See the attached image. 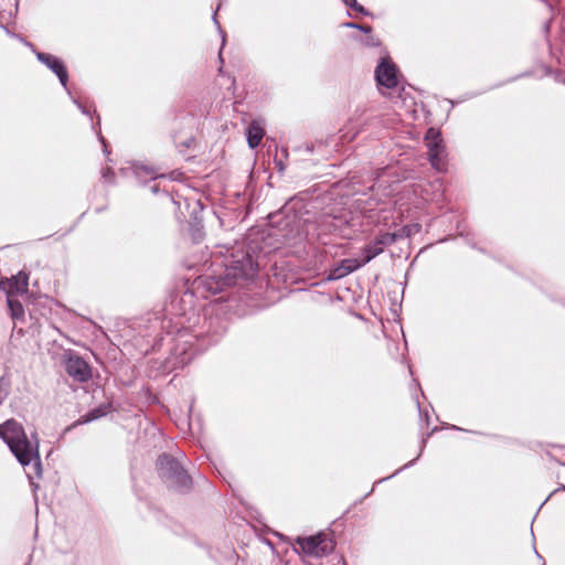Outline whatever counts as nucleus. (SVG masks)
<instances>
[{"label":"nucleus","mask_w":565,"mask_h":565,"mask_svg":"<svg viewBox=\"0 0 565 565\" xmlns=\"http://www.w3.org/2000/svg\"><path fill=\"white\" fill-rule=\"evenodd\" d=\"M0 436L21 465H29L38 456L36 447L28 440L23 427L15 420L10 419L0 425Z\"/></svg>","instance_id":"1"},{"label":"nucleus","mask_w":565,"mask_h":565,"mask_svg":"<svg viewBox=\"0 0 565 565\" xmlns=\"http://www.w3.org/2000/svg\"><path fill=\"white\" fill-rule=\"evenodd\" d=\"M157 465L160 478L169 489L178 492H185L191 489V477L174 458L163 454L158 458Z\"/></svg>","instance_id":"2"},{"label":"nucleus","mask_w":565,"mask_h":565,"mask_svg":"<svg viewBox=\"0 0 565 565\" xmlns=\"http://www.w3.org/2000/svg\"><path fill=\"white\" fill-rule=\"evenodd\" d=\"M296 543L303 553L316 557L326 556L334 550L333 540L323 532L312 536L297 537Z\"/></svg>","instance_id":"3"},{"label":"nucleus","mask_w":565,"mask_h":565,"mask_svg":"<svg viewBox=\"0 0 565 565\" xmlns=\"http://www.w3.org/2000/svg\"><path fill=\"white\" fill-rule=\"evenodd\" d=\"M428 148V157L433 167L439 171L445 169V146L440 138V134L435 128H429L425 136Z\"/></svg>","instance_id":"4"},{"label":"nucleus","mask_w":565,"mask_h":565,"mask_svg":"<svg viewBox=\"0 0 565 565\" xmlns=\"http://www.w3.org/2000/svg\"><path fill=\"white\" fill-rule=\"evenodd\" d=\"M66 373L77 382H87L92 377L88 363L77 355H70L65 362Z\"/></svg>","instance_id":"5"},{"label":"nucleus","mask_w":565,"mask_h":565,"mask_svg":"<svg viewBox=\"0 0 565 565\" xmlns=\"http://www.w3.org/2000/svg\"><path fill=\"white\" fill-rule=\"evenodd\" d=\"M375 76L379 85L386 88H394L397 85L396 67L385 60L377 66Z\"/></svg>","instance_id":"6"},{"label":"nucleus","mask_w":565,"mask_h":565,"mask_svg":"<svg viewBox=\"0 0 565 565\" xmlns=\"http://www.w3.org/2000/svg\"><path fill=\"white\" fill-rule=\"evenodd\" d=\"M1 284L7 290L8 296L22 295L28 291L29 276L25 273L20 271Z\"/></svg>","instance_id":"7"},{"label":"nucleus","mask_w":565,"mask_h":565,"mask_svg":"<svg viewBox=\"0 0 565 565\" xmlns=\"http://www.w3.org/2000/svg\"><path fill=\"white\" fill-rule=\"evenodd\" d=\"M38 58L58 76L64 86L66 85L68 76L66 68L60 58L46 53H38Z\"/></svg>","instance_id":"8"},{"label":"nucleus","mask_w":565,"mask_h":565,"mask_svg":"<svg viewBox=\"0 0 565 565\" xmlns=\"http://www.w3.org/2000/svg\"><path fill=\"white\" fill-rule=\"evenodd\" d=\"M366 263H363V259L362 260H359L356 258L343 259L340 263V265L332 270L331 277L333 279L342 278V277L349 275L350 273L356 270L358 268H360L361 266H363Z\"/></svg>","instance_id":"9"},{"label":"nucleus","mask_w":565,"mask_h":565,"mask_svg":"<svg viewBox=\"0 0 565 565\" xmlns=\"http://www.w3.org/2000/svg\"><path fill=\"white\" fill-rule=\"evenodd\" d=\"M265 135L264 128L258 121L254 120L247 128V142L250 148H256Z\"/></svg>","instance_id":"10"},{"label":"nucleus","mask_w":565,"mask_h":565,"mask_svg":"<svg viewBox=\"0 0 565 565\" xmlns=\"http://www.w3.org/2000/svg\"><path fill=\"white\" fill-rule=\"evenodd\" d=\"M107 409L108 407L107 406H99L93 411H90L89 413H87L86 415L82 416L76 424H85V423H88V422H92L94 419H97L104 415H106L107 413Z\"/></svg>","instance_id":"11"},{"label":"nucleus","mask_w":565,"mask_h":565,"mask_svg":"<svg viewBox=\"0 0 565 565\" xmlns=\"http://www.w3.org/2000/svg\"><path fill=\"white\" fill-rule=\"evenodd\" d=\"M382 252H383V246L380 244H376V241L374 243L367 245L364 248L365 256L363 258V263L367 264L371 259H373L375 256H377Z\"/></svg>","instance_id":"12"},{"label":"nucleus","mask_w":565,"mask_h":565,"mask_svg":"<svg viewBox=\"0 0 565 565\" xmlns=\"http://www.w3.org/2000/svg\"><path fill=\"white\" fill-rule=\"evenodd\" d=\"M8 306L13 317H20L23 315V307L17 299H12V296H8Z\"/></svg>","instance_id":"13"},{"label":"nucleus","mask_w":565,"mask_h":565,"mask_svg":"<svg viewBox=\"0 0 565 565\" xmlns=\"http://www.w3.org/2000/svg\"><path fill=\"white\" fill-rule=\"evenodd\" d=\"M397 235L395 233H385L376 238V244L382 246H388L396 241Z\"/></svg>","instance_id":"14"},{"label":"nucleus","mask_w":565,"mask_h":565,"mask_svg":"<svg viewBox=\"0 0 565 565\" xmlns=\"http://www.w3.org/2000/svg\"><path fill=\"white\" fill-rule=\"evenodd\" d=\"M347 25L350 26V28L360 29V30H362L363 32H366V33L371 32V26H369V25H360V24H356V23H348Z\"/></svg>","instance_id":"15"},{"label":"nucleus","mask_w":565,"mask_h":565,"mask_svg":"<svg viewBox=\"0 0 565 565\" xmlns=\"http://www.w3.org/2000/svg\"><path fill=\"white\" fill-rule=\"evenodd\" d=\"M248 274L244 271L243 269H239L238 274H235V276H247Z\"/></svg>","instance_id":"16"},{"label":"nucleus","mask_w":565,"mask_h":565,"mask_svg":"<svg viewBox=\"0 0 565 565\" xmlns=\"http://www.w3.org/2000/svg\"><path fill=\"white\" fill-rule=\"evenodd\" d=\"M354 8L361 12H363V8L361 6H358L356 1H354Z\"/></svg>","instance_id":"17"}]
</instances>
